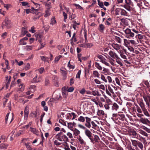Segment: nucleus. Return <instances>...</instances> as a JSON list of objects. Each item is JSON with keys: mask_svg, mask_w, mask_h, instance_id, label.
I'll use <instances>...</instances> for the list:
<instances>
[{"mask_svg": "<svg viewBox=\"0 0 150 150\" xmlns=\"http://www.w3.org/2000/svg\"><path fill=\"white\" fill-rule=\"evenodd\" d=\"M78 140L81 144L84 145H85L86 143L84 142L83 140L82 139L81 136L79 137Z\"/></svg>", "mask_w": 150, "mask_h": 150, "instance_id": "nucleus-40", "label": "nucleus"}, {"mask_svg": "<svg viewBox=\"0 0 150 150\" xmlns=\"http://www.w3.org/2000/svg\"><path fill=\"white\" fill-rule=\"evenodd\" d=\"M75 33H74L73 34V36L72 38L71 39V41H74V42H76L77 41V40L76 38L75 37V36L76 35Z\"/></svg>", "mask_w": 150, "mask_h": 150, "instance_id": "nucleus-56", "label": "nucleus"}, {"mask_svg": "<svg viewBox=\"0 0 150 150\" xmlns=\"http://www.w3.org/2000/svg\"><path fill=\"white\" fill-rule=\"evenodd\" d=\"M132 6V5H128L127 4H125L124 5V7L127 11H131V6Z\"/></svg>", "mask_w": 150, "mask_h": 150, "instance_id": "nucleus-29", "label": "nucleus"}, {"mask_svg": "<svg viewBox=\"0 0 150 150\" xmlns=\"http://www.w3.org/2000/svg\"><path fill=\"white\" fill-rule=\"evenodd\" d=\"M38 9H34V10L32 11L31 13L34 14H35V15L41 14V13L40 12H38Z\"/></svg>", "mask_w": 150, "mask_h": 150, "instance_id": "nucleus-34", "label": "nucleus"}, {"mask_svg": "<svg viewBox=\"0 0 150 150\" xmlns=\"http://www.w3.org/2000/svg\"><path fill=\"white\" fill-rule=\"evenodd\" d=\"M121 10V8H116L115 10V14L116 15H119V13H120Z\"/></svg>", "mask_w": 150, "mask_h": 150, "instance_id": "nucleus-52", "label": "nucleus"}, {"mask_svg": "<svg viewBox=\"0 0 150 150\" xmlns=\"http://www.w3.org/2000/svg\"><path fill=\"white\" fill-rule=\"evenodd\" d=\"M111 119L116 123L120 122V120L123 121L125 120V116L122 112L118 113H113Z\"/></svg>", "mask_w": 150, "mask_h": 150, "instance_id": "nucleus-1", "label": "nucleus"}, {"mask_svg": "<svg viewBox=\"0 0 150 150\" xmlns=\"http://www.w3.org/2000/svg\"><path fill=\"white\" fill-rule=\"evenodd\" d=\"M131 141L132 145L136 147L135 148L136 149H137V148H138L137 146L139 141H136L135 140H132Z\"/></svg>", "mask_w": 150, "mask_h": 150, "instance_id": "nucleus-25", "label": "nucleus"}, {"mask_svg": "<svg viewBox=\"0 0 150 150\" xmlns=\"http://www.w3.org/2000/svg\"><path fill=\"white\" fill-rule=\"evenodd\" d=\"M50 8H48L47 10L45 11V14L44 15V16L46 18L47 16H50Z\"/></svg>", "mask_w": 150, "mask_h": 150, "instance_id": "nucleus-28", "label": "nucleus"}, {"mask_svg": "<svg viewBox=\"0 0 150 150\" xmlns=\"http://www.w3.org/2000/svg\"><path fill=\"white\" fill-rule=\"evenodd\" d=\"M143 98L146 102V105L149 107V101L150 100V96H143Z\"/></svg>", "mask_w": 150, "mask_h": 150, "instance_id": "nucleus-11", "label": "nucleus"}, {"mask_svg": "<svg viewBox=\"0 0 150 150\" xmlns=\"http://www.w3.org/2000/svg\"><path fill=\"white\" fill-rule=\"evenodd\" d=\"M28 32L26 30V27H24L22 28L21 32V35L23 36L25 35Z\"/></svg>", "mask_w": 150, "mask_h": 150, "instance_id": "nucleus-20", "label": "nucleus"}, {"mask_svg": "<svg viewBox=\"0 0 150 150\" xmlns=\"http://www.w3.org/2000/svg\"><path fill=\"white\" fill-rule=\"evenodd\" d=\"M105 86V91L106 93L109 96H111V93L112 94H114V93L113 91V89L109 85H108L107 86L106 85Z\"/></svg>", "mask_w": 150, "mask_h": 150, "instance_id": "nucleus-5", "label": "nucleus"}, {"mask_svg": "<svg viewBox=\"0 0 150 150\" xmlns=\"http://www.w3.org/2000/svg\"><path fill=\"white\" fill-rule=\"evenodd\" d=\"M56 23V21L54 17H52L51 19L50 24L52 25L55 24Z\"/></svg>", "mask_w": 150, "mask_h": 150, "instance_id": "nucleus-42", "label": "nucleus"}, {"mask_svg": "<svg viewBox=\"0 0 150 150\" xmlns=\"http://www.w3.org/2000/svg\"><path fill=\"white\" fill-rule=\"evenodd\" d=\"M69 18L70 20H72L74 19L76 17L75 15L73 13L71 14L70 12H69Z\"/></svg>", "mask_w": 150, "mask_h": 150, "instance_id": "nucleus-36", "label": "nucleus"}, {"mask_svg": "<svg viewBox=\"0 0 150 150\" xmlns=\"http://www.w3.org/2000/svg\"><path fill=\"white\" fill-rule=\"evenodd\" d=\"M125 4L128 5H132L133 4L131 0H125Z\"/></svg>", "mask_w": 150, "mask_h": 150, "instance_id": "nucleus-55", "label": "nucleus"}, {"mask_svg": "<svg viewBox=\"0 0 150 150\" xmlns=\"http://www.w3.org/2000/svg\"><path fill=\"white\" fill-rule=\"evenodd\" d=\"M139 120L140 122H141L143 124H147V123L149 121L147 118H141Z\"/></svg>", "mask_w": 150, "mask_h": 150, "instance_id": "nucleus-16", "label": "nucleus"}, {"mask_svg": "<svg viewBox=\"0 0 150 150\" xmlns=\"http://www.w3.org/2000/svg\"><path fill=\"white\" fill-rule=\"evenodd\" d=\"M120 14L122 16H127V13L125 10L121 9Z\"/></svg>", "mask_w": 150, "mask_h": 150, "instance_id": "nucleus-44", "label": "nucleus"}, {"mask_svg": "<svg viewBox=\"0 0 150 150\" xmlns=\"http://www.w3.org/2000/svg\"><path fill=\"white\" fill-rule=\"evenodd\" d=\"M97 57L100 60V61L101 62H102L103 60H105V59L103 56L100 55H98Z\"/></svg>", "mask_w": 150, "mask_h": 150, "instance_id": "nucleus-58", "label": "nucleus"}, {"mask_svg": "<svg viewBox=\"0 0 150 150\" xmlns=\"http://www.w3.org/2000/svg\"><path fill=\"white\" fill-rule=\"evenodd\" d=\"M74 5L76 7V8L80 9V10H83V8L81 6L77 4H74Z\"/></svg>", "mask_w": 150, "mask_h": 150, "instance_id": "nucleus-61", "label": "nucleus"}, {"mask_svg": "<svg viewBox=\"0 0 150 150\" xmlns=\"http://www.w3.org/2000/svg\"><path fill=\"white\" fill-rule=\"evenodd\" d=\"M24 144L28 150H32V148L31 147V146L30 145V143H25Z\"/></svg>", "mask_w": 150, "mask_h": 150, "instance_id": "nucleus-32", "label": "nucleus"}, {"mask_svg": "<svg viewBox=\"0 0 150 150\" xmlns=\"http://www.w3.org/2000/svg\"><path fill=\"white\" fill-rule=\"evenodd\" d=\"M5 25L8 28H10L11 26V21L8 20L7 18H6L4 20Z\"/></svg>", "mask_w": 150, "mask_h": 150, "instance_id": "nucleus-8", "label": "nucleus"}, {"mask_svg": "<svg viewBox=\"0 0 150 150\" xmlns=\"http://www.w3.org/2000/svg\"><path fill=\"white\" fill-rule=\"evenodd\" d=\"M110 56L113 59H115L117 58L118 56L114 52L112 51H110L108 53Z\"/></svg>", "mask_w": 150, "mask_h": 150, "instance_id": "nucleus-10", "label": "nucleus"}, {"mask_svg": "<svg viewBox=\"0 0 150 150\" xmlns=\"http://www.w3.org/2000/svg\"><path fill=\"white\" fill-rule=\"evenodd\" d=\"M124 31L125 33V36L127 38H131L134 36V33L131 31L130 29L128 28H127Z\"/></svg>", "mask_w": 150, "mask_h": 150, "instance_id": "nucleus-2", "label": "nucleus"}, {"mask_svg": "<svg viewBox=\"0 0 150 150\" xmlns=\"http://www.w3.org/2000/svg\"><path fill=\"white\" fill-rule=\"evenodd\" d=\"M129 133L130 136L132 137H135L137 135V133L135 131L134 129H131L129 131Z\"/></svg>", "mask_w": 150, "mask_h": 150, "instance_id": "nucleus-12", "label": "nucleus"}, {"mask_svg": "<svg viewBox=\"0 0 150 150\" xmlns=\"http://www.w3.org/2000/svg\"><path fill=\"white\" fill-rule=\"evenodd\" d=\"M62 57V56L60 55H59L58 57H56L54 60V63H57L60 59Z\"/></svg>", "mask_w": 150, "mask_h": 150, "instance_id": "nucleus-45", "label": "nucleus"}, {"mask_svg": "<svg viewBox=\"0 0 150 150\" xmlns=\"http://www.w3.org/2000/svg\"><path fill=\"white\" fill-rule=\"evenodd\" d=\"M6 80L7 83L6 84V89L8 88V87L9 86V85L10 83V81L11 80V77L10 76L9 77L8 76H6Z\"/></svg>", "mask_w": 150, "mask_h": 150, "instance_id": "nucleus-17", "label": "nucleus"}, {"mask_svg": "<svg viewBox=\"0 0 150 150\" xmlns=\"http://www.w3.org/2000/svg\"><path fill=\"white\" fill-rule=\"evenodd\" d=\"M86 122L85 123V126L88 128H90L91 126V121L90 118L87 117H85Z\"/></svg>", "mask_w": 150, "mask_h": 150, "instance_id": "nucleus-6", "label": "nucleus"}, {"mask_svg": "<svg viewBox=\"0 0 150 150\" xmlns=\"http://www.w3.org/2000/svg\"><path fill=\"white\" fill-rule=\"evenodd\" d=\"M67 125L68 127L70 129H71L74 127V125L72 124L71 122L68 123Z\"/></svg>", "mask_w": 150, "mask_h": 150, "instance_id": "nucleus-63", "label": "nucleus"}, {"mask_svg": "<svg viewBox=\"0 0 150 150\" xmlns=\"http://www.w3.org/2000/svg\"><path fill=\"white\" fill-rule=\"evenodd\" d=\"M144 35L142 34H138L136 35L135 37L136 38H138L139 39H142L143 38Z\"/></svg>", "mask_w": 150, "mask_h": 150, "instance_id": "nucleus-49", "label": "nucleus"}, {"mask_svg": "<svg viewBox=\"0 0 150 150\" xmlns=\"http://www.w3.org/2000/svg\"><path fill=\"white\" fill-rule=\"evenodd\" d=\"M112 103L110 100L109 99H107L104 105V107L106 110L111 109L112 108Z\"/></svg>", "mask_w": 150, "mask_h": 150, "instance_id": "nucleus-4", "label": "nucleus"}, {"mask_svg": "<svg viewBox=\"0 0 150 150\" xmlns=\"http://www.w3.org/2000/svg\"><path fill=\"white\" fill-rule=\"evenodd\" d=\"M35 28L34 26H32L31 28L29 30V31L32 33H34L35 32Z\"/></svg>", "mask_w": 150, "mask_h": 150, "instance_id": "nucleus-64", "label": "nucleus"}, {"mask_svg": "<svg viewBox=\"0 0 150 150\" xmlns=\"http://www.w3.org/2000/svg\"><path fill=\"white\" fill-rule=\"evenodd\" d=\"M62 13L64 17V22H66L67 19V14L64 12H63Z\"/></svg>", "mask_w": 150, "mask_h": 150, "instance_id": "nucleus-51", "label": "nucleus"}, {"mask_svg": "<svg viewBox=\"0 0 150 150\" xmlns=\"http://www.w3.org/2000/svg\"><path fill=\"white\" fill-rule=\"evenodd\" d=\"M73 132L74 134L76 136H77L80 133V131L76 128L74 130Z\"/></svg>", "mask_w": 150, "mask_h": 150, "instance_id": "nucleus-35", "label": "nucleus"}, {"mask_svg": "<svg viewBox=\"0 0 150 150\" xmlns=\"http://www.w3.org/2000/svg\"><path fill=\"white\" fill-rule=\"evenodd\" d=\"M78 127L81 129L85 130V131L88 129L84 126L81 124L78 125Z\"/></svg>", "mask_w": 150, "mask_h": 150, "instance_id": "nucleus-62", "label": "nucleus"}, {"mask_svg": "<svg viewBox=\"0 0 150 150\" xmlns=\"http://www.w3.org/2000/svg\"><path fill=\"white\" fill-rule=\"evenodd\" d=\"M41 59L45 62H47L48 58L45 56H40Z\"/></svg>", "mask_w": 150, "mask_h": 150, "instance_id": "nucleus-43", "label": "nucleus"}, {"mask_svg": "<svg viewBox=\"0 0 150 150\" xmlns=\"http://www.w3.org/2000/svg\"><path fill=\"white\" fill-rule=\"evenodd\" d=\"M137 146L141 149V150H143V145L142 142L138 141Z\"/></svg>", "mask_w": 150, "mask_h": 150, "instance_id": "nucleus-48", "label": "nucleus"}, {"mask_svg": "<svg viewBox=\"0 0 150 150\" xmlns=\"http://www.w3.org/2000/svg\"><path fill=\"white\" fill-rule=\"evenodd\" d=\"M126 105L129 109H131L132 107L134 106V105L132 103L130 102H127V103Z\"/></svg>", "mask_w": 150, "mask_h": 150, "instance_id": "nucleus-37", "label": "nucleus"}, {"mask_svg": "<svg viewBox=\"0 0 150 150\" xmlns=\"http://www.w3.org/2000/svg\"><path fill=\"white\" fill-rule=\"evenodd\" d=\"M85 133L86 135L88 137L91 141V142H93V135H94L90 130L87 129L85 131Z\"/></svg>", "mask_w": 150, "mask_h": 150, "instance_id": "nucleus-3", "label": "nucleus"}, {"mask_svg": "<svg viewBox=\"0 0 150 150\" xmlns=\"http://www.w3.org/2000/svg\"><path fill=\"white\" fill-rule=\"evenodd\" d=\"M112 46L115 50L117 51L119 50L120 49V47L117 44L112 43L111 44Z\"/></svg>", "mask_w": 150, "mask_h": 150, "instance_id": "nucleus-18", "label": "nucleus"}, {"mask_svg": "<svg viewBox=\"0 0 150 150\" xmlns=\"http://www.w3.org/2000/svg\"><path fill=\"white\" fill-rule=\"evenodd\" d=\"M35 37H36V40L38 41V40H40V38L42 37V36L41 34L38 33L35 35Z\"/></svg>", "mask_w": 150, "mask_h": 150, "instance_id": "nucleus-47", "label": "nucleus"}, {"mask_svg": "<svg viewBox=\"0 0 150 150\" xmlns=\"http://www.w3.org/2000/svg\"><path fill=\"white\" fill-rule=\"evenodd\" d=\"M115 40L116 42L119 43H121L122 42V40L121 38L118 36H115Z\"/></svg>", "mask_w": 150, "mask_h": 150, "instance_id": "nucleus-41", "label": "nucleus"}, {"mask_svg": "<svg viewBox=\"0 0 150 150\" xmlns=\"http://www.w3.org/2000/svg\"><path fill=\"white\" fill-rule=\"evenodd\" d=\"M8 145L6 144H0V149H7Z\"/></svg>", "mask_w": 150, "mask_h": 150, "instance_id": "nucleus-24", "label": "nucleus"}, {"mask_svg": "<svg viewBox=\"0 0 150 150\" xmlns=\"http://www.w3.org/2000/svg\"><path fill=\"white\" fill-rule=\"evenodd\" d=\"M96 99L98 102H100V104L102 106V103L104 102L105 101V99L101 96H98L96 97Z\"/></svg>", "mask_w": 150, "mask_h": 150, "instance_id": "nucleus-13", "label": "nucleus"}, {"mask_svg": "<svg viewBox=\"0 0 150 150\" xmlns=\"http://www.w3.org/2000/svg\"><path fill=\"white\" fill-rule=\"evenodd\" d=\"M119 106L116 103H112V108L111 110H112L117 111L119 109Z\"/></svg>", "mask_w": 150, "mask_h": 150, "instance_id": "nucleus-14", "label": "nucleus"}, {"mask_svg": "<svg viewBox=\"0 0 150 150\" xmlns=\"http://www.w3.org/2000/svg\"><path fill=\"white\" fill-rule=\"evenodd\" d=\"M92 94L94 96H100V94L98 90H95L92 91Z\"/></svg>", "mask_w": 150, "mask_h": 150, "instance_id": "nucleus-23", "label": "nucleus"}, {"mask_svg": "<svg viewBox=\"0 0 150 150\" xmlns=\"http://www.w3.org/2000/svg\"><path fill=\"white\" fill-rule=\"evenodd\" d=\"M53 81L55 86L57 87L59 86V81L58 77L56 76H54L53 80Z\"/></svg>", "mask_w": 150, "mask_h": 150, "instance_id": "nucleus-9", "label": "nucleus"}, {"mask_svg": "<svg viewBox=\"0 0 150 150\" xmlns=\"http://www.w3.org/2000/svg\"><path fill=\"white\" fill-rule=\"evenodd\" d=\"M93 74L95 77H99V74L97 71H93Z\"/></svg>", "mask_w": 150, "mask_h": 150, "instance_id": "nucleus-38", "label": "nucleus"}, {"mask_svg": "<svg viewBox=\"0 0 150 150\" xmlns=\"http://www.w3.org/2000/svg\"><path fill=\"white\" fill-rule=\"evenodd\" d=\"M144 84L148 89L150 88V85L147 81H145L144 82Z\"/></svg>", "mask_w": 150, "mask_h": 150, "instance_id": "nucleus-60", "label": "nucleus"}, {"mask_svg": "<svg viewBox=\"0 0 150 150\" xmlns=\"http://www.w3.org/2000/svg\"><path fill=\"white\" fill-rule=\"evenodd\" d=\"M116 58L117 59H116V61L117 63L119 64L121 66H122L123 64L122 62V60L118 57V56L117 58Z\"/></svg>", "mask_w": 150, "mask_h": 150, "instance_id": "nucleus-21", "label": "nucleus"}, {"mask_svg": "<svg viewBox=\"0 0 150 150\" xmlns=\"http://www.w3.org/2000/svg\"><path fill=\"white\" fill-rule=\"evenodd\" d=\"M97 114L99 116H101L104 115L105 113L104 111L102 110H98Z\"/></svg>", "mask_w": 150, "mask_h": 150, "instance_id": "nucleus-30", "label": "nucleus"}, {"mask_svg": "<svg viewBox=\"0 0 150 150\" xmlns=\"http://www.w3.org/2000/svg\"><path fill=\"white\" fill-rule=\"evenodd\" d=\"M105 27L102 24H100L98 28V30L101 33H103L105 30Z\"/></svg>", "mask_w": 150, "mask_h": 150, "instance_id": "nucleus-15", "label": "nucleus"}, {"mask_svg": "<svg viewBox=\"0 0 150 150\" xmlns=\"http://www.w3.org/2000/svg\"><path fill=\"white\" fill-rule=\"evenodd\" d=\"M38 42L41 44L38 49V50H40L42 48L45 46V43H42L41 40H38Z\"/></svg>", "mask_w": 150, "mask_h": 150, "instance_id": "nucleus-26", "label": "nucleus"}, {"mask_svg": "<svg viewBox=\"0 0 150 150\" xmlns=\"http://www.w3.org/2000/svg\"><path fill=\"white\" fill-rule=\"evenodd\" d=\"M62 141L64 142H69V139L65 135L63 134L62 136Z\"/></svg>", "mask_w": 150, "mask_h": 150, "instance_id": "nucleus-27", "label": "nucleus"}, {"mask_svg": "<svg viewBox=\"0 0 150 150\" xmlns=\"http://www.w3.org/2000/svg\"><path fill=\"white\" fill-rule=\"evenodd\" d=\"M124 45L126 47H127L128 45L130 44L129 40L128 41L127 39H124Z\"/></svg>", "mask_w": 150, "mask_h": 150, "instance_id": "nucleus-46", "label": "nucleus"}, {"mask_svg": "<svg viewBox=\"0 0 150 150\" xmlns=\"http://www.w3.org/2000/svg\"><path fill=\"white\" fill-rule=\"evenodd\" d=\"M93 142H91L93 144L95 143V142H98L100 140V138L97 135H93Z\"/></svg>", "mask_w": 150, "mask_h": 150, "instance_id": "nucleus-19", "label": "nucleus"}, {"mask_svg": "<svg viewBox=\"0 0 150 150\" xmlns=\"http://www.w3.org/2000/svg\"><path fill=\"white\" fill-rule=\"evenodd\" d=\"M142 110L143 111L145 115L147 117L149 116V113L147 110L145 108L144 109Z\"/></svg>", "mask_w": 150, "mask_h": 150, "instance_id": "nucleus-57", "label": "nucleus"}, {"mask_svg": "<svg viewBox=\"0 0 150 150\" xmlns=\"http://www.w3.org/2000/svg\"><path fill=\"white\" fill-rule=\"evenodd\" d=\"M120 56L122 58L124 59H126V56L124 54V52L122 51H121L120 52Z\"/></svg>", "mask_w": 150, "mask_h": 150, "instance_id": "nucleus-53", "label": "nucleus"}, {"mask_svg": "<svg viewBox=\"0 0 150 150\" xmlns=\"http://www.w3.org/2000/svg\"><path fill=\"white\" fill-rule=\"evenodd\" d=\"M24 112V119L25 120H27L28 119V116L29 113V107L28 106H26Z\"/></svg>", "mask_w": 150, "mask_h": 150, "instance_id": "nucleus-7", "label": "nucleus"}, {"mask_svg": "<svg viewBox=\"0 0 150 150\" xmlns=\"http://www.w3.org/2000/svg\"><path fill=\"white\" fill-rule=\"evenodd\" d=\"M85 117L80 116L78 119V120L80 122H84L85 121Z\"/></svg>", "mask_w": 150, "mask_h": 150, "instance_id": "nucleus-31", "label": "nucleus"}, {"mask_svg": "<svg viewBox=\"0 0 150 150\" xmlns=\"http://www.w3.org/2000/svg\"><path fill=\"white\" fill-rule=\"evenodd\" d=\"M41 16L42 14L38 15H34L32 17L33 19L35 21H36L37 20L39 19Z\"/></svg>", "mask_w": 150, "mask_h": 150, "instance_id": "nucleus-39", "label": "nucleus"}, {"mask_svg": "<svg viewBox=\"0 0 150 150\" xmlns=\"http://www.w3.org/2000/svg\"><path fill=\"white\" fill-rule=\"evenodd\" d=\"M98 4L100 7V8H103V6H104L103 3L102 2H100V0H98Z\"/></svg>", "mask_w": 150, "mask_h": 150, "instance_id": "nucleus-54", "label": "nucleus"}, {"mask_svg": "<svg viewBox=\"0 0 150 150\" xmlns=\"http://www.w3.org/2000/svg\"><path fill=\"white\" fill-rule=\"evenodd\" d=\"M139 105L142 110L144 109L145 108V107L144 104L143 103L142 100L140 102Z\"/></svg>", "mask_w": 150, "mask_h": 150, "instance_id": "nucleus-50", "label": "nucleus"}, {"mask_svg": "<svg viewBox=\"0 0 150 150\" xmlns=\"http://www.w3.org/2000/svg\"><path fill=\"white\" fill-rule=\"evenodd\" d=\"M55 98L57 100H60L62 99V96H61L60 93H59L57 95V96Z\"/></svg>", "mask_w": 150, "mask_h": 150, "instance_id": "nucleus-59", "label": "nucleus"}, {"mask_svg": "<svg viewBox=\"0 0 150 150\" xmlns=\"http://www.w3.org/2000/svg\"><path fill=\"white\" fill-rule=\"evenodd\" d=\"M30 131L33 134H35L36 135H38V131L36 129L31 127L30 128Z\"/></svg>", "mask_w": 150, "mask_h": 150, "instance_id": "nucleus-22", "label": "nucleus"}, {"mask_svg": "<svg viewBox=\"0 0 150 150\" xmlns=\"http://www.w3.org/2000/svg\"><path fill=\"white\" fill-rule=\"evenodd\" d=\"M95 67L99 70H101L102 69V67L98 63L96 62L95 63Z\"/></svg>", "mask_w": 150, "mask_h": 150, "instance_id": "nucleus-33", "label": "nucleus"}]
</instances>
